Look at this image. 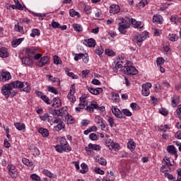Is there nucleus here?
Segmentation results:
<instances>
[{
	"mask_svg": "<svg viewBox=\"0 0 181 181\" xmlns=\"http://www.w3.org/2000/svg\"><path fill=\"white\" fill-rule=\"evenodd\" d=\"M120 22L119 23V26H120V28H123L124 29H128L129 28V23H128V21H125V19H124V18H122L119 19Z\"/></svg>",
	"mask_w": 181,
	"mask_h": 181,
	"instance_id": "18",
	"label": "nucleus"
},
{
	"mask_svg": "<svg viewBox=\"0 0 181 181\" xmlns=\"http://www.w3.org/2000/svg\"><path fill=\"white\" fill-rule=\"evenodd\" d=\"M56 105L57 108H59V107H62V100L59 98H55L53 99V103L52 107H54Z\"/></svg>",
	"mask_w": 181,
	"mask_h": 181,
	"instance_id": "25",
	"label": "nucleus"
},
{
	"mask_svg": "<svg viewBox=\"0 0 181 181\" xmlns=\"http://www.w3.org/2000/svg\"><path fill=\"white\" fill-rule=\"evenodd\" d=\"M30 151H31L33 155H34L35 156H36L39 155V153H40L39 148H37V147H36L33 144H31L30 146Z\"/></svg>",
	"mask_w": 181,
	"mask_h": 181,
	"instance_id": "24",
	"label": "nucleus"
},
{
	"mask_svg": "<svg viewBox=\"0 0 181 181\" xmlns=\"http://www.w3.org/2000/svg\"><path fill=\"white\" fill-rule=\"evenodd\" d=\"M131 108L133 110V111H139V110H141V107H139L136 103H132L130 104Z\"/></svg>",
	"mask_w": 181,
	"mask_h": 181,
	"instance_id": "41",
	"label": "nucleus"
},
{
	"mask_svg": "<svg viewBox=\"0 0 181 181\" xmlns=\"http://www.w3.org/2000/svg\"><path fill=\"white\" fill-rule=\"evenodd\" d=\"M179 96L174 95L173 97L171 98V105L172 107H177V105L179 104Z\"/></svg>",
	"mask_w": 181,
	"mask_h": 181,
	"instance_id": "23",
	"label": "nucleus"
},
{
	"mask_svg": "<svg viewBox=\"0 0 181 181\" xmlns=\"http://www.w3.org/2000/svg\"><path fill=\"white\" fill-rule=\"evenodd\" d=\"M83 45L87 47H95V40L93 38L85 40H83Z\"/></svg>",
	"mask_w": 181,
	"mask_h": 181,
	"instance_id": "10",
	"label": "nucleus"
},
{
	"mask_svg": "<svg viewBox=\"0 0 181 181\" xmlns=\"http://www.w3.org/2000/svg\"><path fill=\"white\" fill-rule=\"evenodd\" d=\"M84 57V54L80 53V54H76L74 59L75 62H78V60L83 59Z\"/></svg>",
	"mask_w": 181,
	"mask_h": 181,
	"instance_id": "45",
	"label": "nucleus"
},
{
	"mask_svg": "<svg viewBox=\"0 0 181 181\" xmlns=\"http://www.w3.org/2000/svg\"><path fill=\"white\" fill-rule=\"evenodd\" d=\"M22 162L24 165H26V166H29L30 168H32V166H33V162L30 161L28 158H22Z\"/></svg>",
	"mask_w": 181,
	"mask_h": 181,
	"instance_id": "33",
	"label": "nucleus"
},
{
	"mask_svg": "<svg viewBox=\"0 0 181 181\" xmlns=\"http://www.w3.org/2000/svg\"><path fill=\"white\" fill-rule=\"evenodd\" d=\"M12 78V76H11V73L9 72H2L0 76L1 81H8V80H11Z\"/></svg>",
	"mask_w": 181,
	"mask_h": 181,
	"instance_id": "11",
	"label": "nucleus"
},
{
	"mask_svg": "<svg viewBox=\"0 0 181 181\" xmlns=\"http://www.w3.org/2000/svg\"><path fill=\"white\" fill-rule=\"evenodd\" d=\"M120 11L121 8H119V6L117 4H112L110 7V13H113V15H115V13H119Z\"/></svg>",
	"mask_w": 181,
	"mask_h": 181,
	"instance_id": "12",
	"label": "nucleus"
},
{
	"mask_svg": "<svg viewBox=\"0 0 181 181\" xmlns=\"http://www.w3.org/2000/svg\"><path fill=\"white\" fill-rule=\"evenodd\" d=\"M22 42H23V38H19L14 41H12L11 45L13 47H18V46H19V45H21Z\"/></svg>",
	"mask_w": 181,
	"mask_h": 181,
	"instance_id": "32",
	"label": "nucleus"
},
{
	"mask_svg": "<svg viewBox=\"0 0 181 181\" xmlns=\"http://www.w3.org/2000/svg\"><path fill=\"white\" fill-rule=\"evenodd\" d=\"M64 128V123L63 122H60L57 126L54 127V131L59 132V131H62Z\"/></svg>",
	"mask_w": 181,
	"mask_h": 181,
	"instance_id": "34",
	"label": "nucleus"
},
{
	"mask_svg": "<svg viewBox=\"0 0 181 181\" xmlns=\"http://www.w3.org/2000/svg\"><path fill=\"white\" fill-rule=\"evenodd\" d=\"M97 108V103H91L90 105L86 107L87 111L93 112Z\"/></svg>",
	"mask_w": 181,
	"mask_h": 181,
	"instance_id": "36",
	"label": "nucleus"
},
{
	"mask_svg": "<svg viewBox=\"0 0 181 181\" xmlns=\"http://www.w3.org/2000/svg\"><path fill=\"white\" fill-rule=\"evenodd\" d=\"M14 126L18 131H23V129H25L26 128V126L23 123L17 122L14 124Z\"/></svg>",
	"mask_w": 181,
	"mask_h": 181,
	"instance_id": "29",
	"label": "nucleus"
},
{
	"mask_svg": "<svg viewBox=\"0 0 181 181\" xmlns=\"http://www.w3.org/2000/svg\"><path fill=\"white\" fill-rule=\"evenodd\" d=\"M48 91L53 93V94H59V91H57V89H56V88H54L53 86H49Z\"/></svg>",
	"mask_w": 181,
	"mask_h": 181,
	"instance_id": "51",
	"label": "nucleus"
},
{
	"mask_svg": "<svg viewBox=\"0 0 181 181\" xmlns=\"http://www.w3.org/2000/svg\"><path fill=\"white\" fill-rule=\"evenodd\" d=\"M95 173H98V175H104L105 172L103 170H100V168H95Z\"/></svg>",
	"mask_w": 181,
	"mask_h": 181,
	"instance_id": "60",
	"label": "nucleus"
},
{
	"mask_svg": "<svg viewBox=\"0 0 181 181\" xmlns=\"http://www.w3.org/2000/svg\"><path fill=\"white\" fill-rule=\"evenodd\" d=\"M177 181H181V168L177 170Z\"/></svg>",
	"mask_w": 181,
	"mask_h": 181,
	"instance_id": "63",
	"label": "nucleus"
},
{
	"mask_svg": "<svg viewBox=\"0 0 181 181\" xmlns=\"http://www.w3.org/2000/svg\"><path fill=\"white\" fill-rule=\"evenodd\" d=\"M25 53L28 57H33L36 54V48L32 47L30 48L25 49Z\"/></svg>",
	"mask_w": 181,
	"mask_h": 181,
	"instance_id": "15",
	"label": "nucleus"
},
{
	"mask_svg": "<svg viewBox=\"0 0 181 181\" xmlns=\"http://www.w3.org/2000/svg\"><path fill=\"white\" fill-rule=\"evenodd\" d=\"M38 132L41 134L44 138L49 136V130H47V129L40 128L38 129Z\"/></svg>",
	"mask_w": 181,
	"mask_h": 181,
	"instance_id": "26",
	"label": "nucleus"
},
{
	"mask_svg": "<svg viewBox=\"0 0 181 181\" xmlns=\"http://www.w3.org/2000/svg\"><path fill=\"white\" fill-rule=\"evenodd\" d=\"M105 53L107 54V56H115V52L112 49H107L105 50Z\"/></svg>",
	"mask_w": 181,
	"mask_h": 181,
	"instance_id": "44",
	"label": "nucleus"
},
{
	"mask_svg": "<svg viewBox=\"0 0 181 181\" xmlns=\"http://www.w3.org/2000/svg\"><path fill=\"white\" fill-rule=\"evenodd\" d=\"M167 151L168 153H172L173 155H175V158H177V151L176 150L175 146H167Z\"/></svg>",
	"mask_w": 181,
	"mask_h": 181,
	"instance_id": "20",
	"label": "nucleus"
},
{
	"mask_svg": "<svg viewBox=\"0 0 181 181\" xmlns=\"http://www.w3.org/2000/svg\"><path fill=\"white\" fill-rule=\"evenodd\" d=\"M14 30H16V32H23V28L19 25H15Z\"/></svg>",
	"mask_w": 181,
	"mask_h": 181,
	"instance_id": "57",
	"label": "nucleus"
},
{
	"mask_svg": "<svg viewBox=\"0 0 181 181\" xmlns=\"http://www.w3.org/2000/svg\"><path fill=\"white\" fill-rule=\"evenodd\" d=\"M157 66H162L165 63V59L162 57H158L156 60Z\"/></svg>",
	"mask_w": 181,
	"mask_h": 181,
	"instance_id": "50",
	"label": "nucleus"
},
{
	"mask_svg": "<svg viewBox=\"0 0 181 181\" xmlns=\"http://www.w3.org/2000/svg\"><path fill=\"white\" fill-rule=\"evenodd\" d=\"M127 148L132 152V151H134V149H135V148H136V145L132 140H130L127 143Z\"/></svg>",
	"mask_w": 181,
	"mask_h": 181,
	"instance_id": "28",
	"label": "nucleus"
},
{
	"mask_svg": "<svg viewBox=\"0 0 181 181\" xmlns=\"http://www.w3.org/2000/svg\"><path fill=\"white\" fill-rule=\"evenodd\" d=\"M73 28L76 32H83V27L80 24L74 23Z\"/></svg>",
	"mask_w": 181,
	"mask_h": 181,
	"instance_id": "37",
	"label": "nucleus"
},
{
	"mask_svg": "<svg viewBox=\"0 0 181 181\" xmlns=\"http://www.w3.org/2000/svg\"><path fill=\"white\" fill-rule=\"evenodd\" d=\"M42 100L46 104H48V105L52 104V101H50V99H49V98H47V96L46 95L42 96Z\"/></svg>",
	"mask_w": 181,
	"mask_h": 181,
	"instance_id": "49",
	"label": "nucleus"
},
{
	"mask_svg": "<svg viewBox=\"0 0 181 181\" xmlns=\"http://www.w3.org/2000/svg\"><path fill=\"white\" fill-rule=\"evenodd\" d=\"M92 84H94V86H101V82L98 79H93L92 80Z\"/></svg>",
	"mask_w": 181,
	"mask_h": 181,
	"instance_id": "61",
	"label": "nucleus"
},
{
	"mask_svg": "<svg viewBox=\"0 0 181 181\" xmlns=\"http://www.w3.org/2000/svg\"><path fill=\"white\" fill-rule=\"evenodd\" d=\"M9 56V53L6 50V48H1L0 49V57H3L4 59L8 57Z\"/></svg>",
	"mask_w": 181,
	"mask_h": 181,
	"instance_id": "27",
	"label": "nucleus"
},
{
	"mask_svg": "<svg viewBox=\"0 0 181 181\" xmlns=\"http://www.w3.org/2000/svg\"><path fill=\"white\" fill-rule=\"evenodd\" d=\"M125 69L126 70H124V71L126 72V74H128L129 76H135L138 74V71L134 66H127Z\"/></svg>",
	"mask_w": 181,
	"mask_h": 181,
	"instance_id": "9",
	"label": "nucleus"
},
{
	"mask_svg": "<svg viewBox=\"0 0 181 181\" xmlns=\"http://www.w3.org/2000/svg\"><path fill=\"white\" fill-rule=\"evenodd\" d=\"M112 112L115 115L116 118H119V119H122V118H125L124 114H122V111L119 110L117 107H112Z\"/></svg>",
	"mask_w": 181,
	"mask_h": 181,
	"instance_id": "7",
	"label": "nucleus"
},
{
	"mask_svg": "<svg viewBox=\"0 0 181 181\" xmlns=\"http://www.w3.org/2000/svg\"><path fill=\"white\" fill-rule=\"evenodd\" d=\"M88 90L90 92L91 94L93 95H98V94H101L103 93V89L101 88H88Z\"/></svg>",
	"mask_w": 181,
	"mask_h": 181,
	"instance_id": "16",
	"label": "nucleus"
},
{
	"mask_svg": "<svg viewBox=\"0 0 181 181\" xmlns=\"http://www.w3.org/2000/svg\"><path fill=\"white\" fill-rule=\"evenodd\" d=\"M96 162L100 163V165H102L103 166H105L107 165V160H105L103 157H97L95 159Z\"/></svg>",
	"mask_w": 181,
	"mask_h": 181,
	"instance_id": "30",
	"label": "nucleus"
},
{
	"mask_svg": "<svg viewBox=\"0 0 181 181\" xmlns=\"http://www.w3.org/2000/svg\"><path fill=\"white\" fill-rule=\"evenodd\" d=\"M49 112L50 114L54 115V117L56 115L57 117H63V114H64V112L63 111V108H60L59 110H53Z\"/></svg>",
	"mask_w": 181,
	"mask_h": 181,
	"instance_id": "17",
	"label": "nucleus"
},
{
	"mask_svg": "<svg viewBox=\"0 0 181 181\" xmlns=\"http://www.w3.org/2000/svg\"><path fill=\"white\" fill-rule=\"evenodd\" d=\"M95 122L99 126V128H100L102 129V131H104L105 132H107L108 124H105L104 120L103 119V118L101 117L97 116L95 118Z\"/></svg>",
	"mask_w": 181,
	"mask_h": 181,
	"instance_id": "4",
	"label": "nucleus"
},
{
	"mask_svg": "<svg viewBox=\"0 0 181 181\" xmlns=\"http://www.w3.org/2000/svg\"><path fill=\"white\" fill-rule=\"evenodd\" d=\"M40 118L42 121H48V122H50V115H49V113L44 114V115L40 116Z\"/></svg>",
	"mask_w": 181,
	"mask_h": 181,
	"instance_id": "40",
	"label": "nucleus"
},
{
	"mask_svg": "<svg viewBox=\"0 0 181 181\" xmlns=\"http://www.w3.org/2000/svg\"><path fill=\"white\" fill-rule=\"evenodd\" d=\"M109 149H118L119 148V144L118 143H112V144L108 145Z\"/></svg>",
	"mask_w": 181,
	"mask_h": 181,
	"instance_id": "46",
	"label": "nucleus"
},
{
	"mask_svg": "<svg viewBox=\"0 0 181 181\" xmlns=\"http://www.w3.org/2000/svg\"><path fill=\"white\" fill-rule=\"evenodd\" d=\"M153 23H160L162 22V19L158 16H153Z\"/></svg>",
	"mask_w": 181,
	"mask_h": 181,
	"instance_id": "52",
	"label": "nucleus"
},
{
	"mask_svg": "<svg viewBox=\"0 0 181 181\" xmlns=\"http://www.w3.org/2000/svg\"><path fill=\"white\" fill-rule=\"evenodd\" d=\"M21 62L23 64H25L26 66H32V64H33V61L29 57H24L21 58Z\"/></svg>",
	"mask_w": 181,
	"mask_h": 181,
	"instance_id": "14",
	"label": "nucleus"
},
{
	"mask_svg": "<svg viewBox=\"0 0 181 181\" xmlns=\"http://www.w3.org/2000/svg\"><path fill=\"white\" fill-rule=\"evenodd\" d=\"M159 112L162 115H164V117H166V115H168V110H166L165 108H163V107H162L159 110Z\"/></svg>",
	"mask_w": 181,
	"mask_h": 181,
	"instance_id": "53",
	"label": "nucleus"
},
{
	"mask_svg": "<svg viewBox=\"0 0 181 181\" xmlns=\"http://www.w3.org/2000/svg\"><path fill=\"white\" fill-rule=\"evenodd\" d=\"M68 98L71 103H76V96H74V94L69 93Z\"/></svg>",
	"mask_w": 181,
	"mask_h": 181,
	"instance_id": "48",
	"label": "nucleus"
},
{
	"mask_svg": "<svg viewBox=\"0 0 181 181\" xmlns=\"http://www.w3.org/2000/svg\"><path fill=\"white\" fill-rule=\"evenodd\" d=\"M122 114H123L124 117H132V112L129 111L128 109H123L122 110Z\"/></svg>",
	"mask_w": 181,
	"mask_h": 181,
	"instance_id": "39",
	"label": "nucleus"
},
{
	"mask_svg": "<svg viewBox=\"0 0 181 181\" xmlns=\"http://www.w3.org/2000/svg\"><path fill=\"white\" fill-rule=\"evenodd\" d=\"M48 76H49V80H50V81H52V83H56V81H57V83H60V79L57 78H54L52 76V75H48Z\"/></svg>",
	"mask_w": 181,
	"mask_h": 181,
	"instance_id": "56",
	"label": "nucleus"
},
{
	"mask_svg": "<svg viewBox=\"0 0 181 181\" xmlns=\"http://www.w3.org/2000/svg\"><path fill=\"white\" fill-rule=\"evenodd\" d=\"M163 169H165V166H163V168L160 169V171L164 173L165 177H167L169 180H173L174 179H176L175 177H173V175L169 174L168 170H163Z\"/></svg>",
	"mask_w": 181,
	"mask_h": 181,
	"instance_id": "22",
	"label": "nucleus"
},
{
	"mask_svg": "<svg viewBox=\"0 0 181 181\" xmlns=\"http://www.w3.org/2000/svg\"><path fill=\"white\" fill-rule=\"evenodd\" d=\"M163 160H165V158L163 159ZM165 165H167V166H173V165H175V161L173 160V159L172 158H165Z\"/></svg>",
	"mask_w": 181,
	"mask_h": 181,
	"instance_id": "38",
	"label": "nucleus"
},
{
	"mask_svg": "<svg viewBox=\"0 0 181 181\" xmlns=\"http://www.w3.org/2000/svg\"><path fill=\"white\" fill-rule=\"evenodd\" d=\"M89 146L93 151H100V149H101V147L100 146V145H98V144H89Z\"/></svg>",
	"mask_w": 181,
	"mask_h": 181,
	"instance_id": "43",
	"label": "nucleus"
},
{
	"mask_svg": "<svg viewBox=\"0 0 181 181\" xmlns=\"http://www.w3.org/2000/svg\"><path fill=\"white\" fill-rule=\"evenodd\" d=\"M42 173L45 175V176L50 177V179H56V177H57L56 174H53V173L49 171V170H43Z\"/></svg>",
	"mask_w": 181,
	"mask_h": 181,
	"instance_id": "21",
	"label": "nucleus"
},
{
	"mask_svg": "<svg viewBox=\"0 0 181 181\" xmlns=\"http://www.w3.org/2000/svg\"><path fill=\"white\" fill-rule=\"evenodd\" d=\"M13 88H19L20 90H23L25 93H30L32 88H30V85L29 83L24 81H13Z\"/></svg>",
	"mask_w": 181,
	"mask_h": 181,
	"instance_id": "2",
	"label": "nucleus"
},
{
	"mask_svg": "<svg viewBox=\"0 0 181 181\" xmlns=\"http://www.w3.org/2000/svg\"><path fill=\"white\" fill-rule=\"evenodd\" d=\"M54 148L57 152H59V153L71 151V147L69 146L67 140L63 137L60 138L59 139V145L55 146Z\"/></svg>",
	"mask_w": 181,
	"mask_h": 181,
	"instance_id": "1",
	"label": "nucleus"
},
{
	"mask_svg": "<svg viewBox=\"0 0 181 181\" xmlns=\"http://www.w3.org/2000/svg\"><path fill=\"white\" fill-rule=\"evenodd\" d=\"M131 23L134 28H138L139 29H142V28H144V25H142V22L136 21V20L134 18L131 19Z\"/></svg>",
	"mask_w": 181,
	"mask_h": 181,
	"instance_id": "19",
	"label": "nucleus"
},
{
	"mask_svg": "<svg viewBox=\"0 0 181 181\" xmlns=\"http://www.w3.org/2000/svg\"><path fill=\"white\" fill-rule=\"evenodd\" d=\"M30 177L33 180L40 181V177L36 174H32Z\"/></svg>",
	"mask_w": 181,
	"mask_h": 181,
	"instance_id": "59",
	"label": "nucleus"
},
{
	"mask_svg": "<svg viewBox=\"0 0 181 181\" xmlns=\"http://www.w3.org/2000/svg\"><path fill=\"white\" fill-rule=\"evenodd\" d=\"M175 137L177 138V139H181V130L176 132Z\"/></svg>",
	"mask_w": 181,
	"mask_h": 181,
	"instance_id": "64",
	"label": "nucleus"
},
{
	"mask_svg": "<svg viewBox=\"0 0 181 181\" xmlns=\"http://www.w3.org/2000/svg\"><path fill=\"white\" fill-rule=\"evenodd\" d=\"M176 116L181 119V105H178L176 110Z\"/></svg>",
	"mask_w": 181,
	"mask_h": 181,
	"instance_id": "54",
	"label": "nucleus"
},
{
	"mask_svg": "<svg viewBox=\"0 0 181 181\" xmlns=\"http://www.w3.org/2000/svg\"><path fill=\"white\" fill-rule=\"evenodd\" d=\"M169 36H170V40L171 42H176V40L179 39V37H177L176 34H170Z\"/></svg>",
	"mask_w": 181,
	"mask_h": 181,
	"instance_id": "47",
	"label": "nucleus"
},
{
	"mask_svg": "<svg viewBox=\"0 0 181 181\" xmlns=\"http://www.w3.org/2000/svg\"><path fill=\"white\" fill-rule=\"evenodd\" d=\"M151 87H152V83H144L142 85V90H141V93L143 95H144L145 97H148V95L151 94V90H149V88H151Z\"/></svg>",
	"mask_w": 181,
	"mask_h": 181,
	"instance_id": "6",
	"label": "nucleus"
},
{
	"mask_svg": "<svg viewBox=\"0 0 181 181\" xmlns=\"http://www.w3.org/2000/svg\"><path fill=\"white\" fill-rule=\"evenodd\" d=\"M8 169L10 176H11L13 179L16 178V176H18V170H16V167L13 165H8Z\"/></svg>",
	"mask_w": 181,
	"mask_h": 181,
	"instance_id": "8",
	"label": "nucleus"
},
{
	"mask_svg": "<svg viewBox=\"0 0 181 181\" xmlns=\"http://www.w3.org/2000/svg\"><path fill=\"white\" fill-rule=\"evenodd\" d=\"M62 62V60L60 59V58L58 56H54V64H60V63Z\"/></svg>",
	"mask_w": 181,
	"mask_h": 181,
	"instance_id": "58",
	"label": "nucleus"
},
{
	"mask_svg": "<svg viewBox=\"0 0 181 181\" xmlns=\"http://www.w3.org/2000/svg\"><path fill=\"white\" fill-rule=\"evenodd\" d=\"M49 57H43L41 58L40 61L37 63V65L39 67H43V66L49 63Z\"/></svg>",
	"mask_w": 181,
	"mask_h": 181,
	"instance_id": "13",
	"label": "nucleus"
},
{
	"mask_svg": "<svg viewBox=\"0 0 181 181\" xmlns=\"http://www.w3.org/2000/svg\"><path fill=\"white\" fill-rule=\"evenodd\" d=\"M108 122H109V125L111 128H112L114 127V118L112 117H109L108 119Z\"/></svg>",
	"mask_w": 181,
	"mask_h": 181,
	"instance_id": "62",
	"label": "nucleus"
},
{
	"mask_svg": "<svg viewBox=\"0 0 181 181\" xmlns=\"http://www.w3.org/2000/svg\"><path fill=\"white\" fill-rule=\"evenodd\" d=\"M67 124H74L76 122V120H74V118H73V116L69 115L66 118Z\"/></svg>",
	"mask_w": 181,
	"mask_h": 181,
	"instance_id": "42",
	"label": "nucleus"
},
{
	"mask_svg": "<svg viewBox=\"0 0 181 181\" xmlns=\"http://www.w3.org/2000/svg\"><path fill=\"white\" fill-rule=\"evenodd\" d=\"M12 88H13V82L1 87V93L3 94V95L5 96V98H6V100L9 98V95H11V91H12Z\"/></svg>",
	"mask_w": 181,
	"mask_h": 181,
	"instance_id": "3",
	"label": "nucleus"
},
{
	"mask_svg": "<svg viewBox=\"0 0 181 181\" xmlns=\"http://www.w3.org/2000/svg\"><path fill=\"white\" fill-rule=\"evenodd\" d=\"M149 33L148 32H144L141 34H137L135 35V40L137 42V45L141 46V43L146 40V37H148Z\"/></svg>",
	"mask_w": 181,
	"mask_h": 181,
	"instance_id": "5",
	"label": "nucleus"
},
{
	"mask_svg": "<svg viewBox=\"0 0 181 181\" xmlns=\"http://www.w3.org/2000/svg\"><path fill=\"white\" fill-rule=\"evenodd\" d=\"M69 15L71 16V18H74V16H77V18H81V16L80 15V13L76 11L74 9H70L69 10Z\"/></svg>",
	"mask_w": 181,
	"mask_h": 181,
	"instance_id": "31",
	"label": "nucleus"
},
{
	"mask_svg": "<svg viewBox=\"0 0 181 181\" xmlns=\"http://www.w3.org/2000/svg\"><path fill=\"white\" fill-rule=\"evenodd\" d=\"M66 74L69 76V77H71L74 80H77L78 78V76L74 74L73 72H70L69 69H66Z\"/></svg>",
	"mask_w": 181,
	"mask_h": 181,
	"instance_id": "35",
	"label": "nucleus"
},
{
	"mask_svg": "<svg viewBox=\"0 0 181 181\" xmlns=\"http://www.w3.org/2000/svg\"><path fill=\"white\" fill-rule=\"evenodd\" d=\"M89 139H90L91 141H97V139H98V136L95 134V133H91V134L89 135Z\"/></svg>",
	"mask_w": 181,
	"mask_h": 181,
	"instance_id": "55",
	"label": "nucleus"
}]
</instances>
